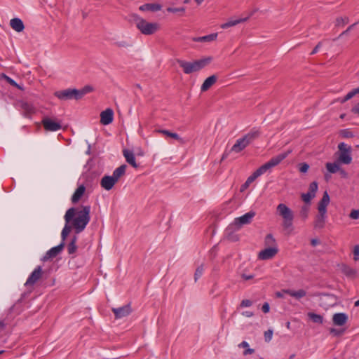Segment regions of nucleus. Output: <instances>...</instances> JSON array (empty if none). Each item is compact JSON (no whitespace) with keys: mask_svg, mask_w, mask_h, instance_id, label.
Wrapping results in <instances>:
<instances>
[{"mask_svg":"<svg viewBox=\"0 0 359 359\" xmlns=\"http://www.w3.org/2000/svg\"><path fill=\"white\" fill-rule=\"evenodd\" d=\"M90 207L89 205L82 206L81 210L71 208L66 212L65 220L66 223L72 222L75 233H79L85 229L90 221Z\"/></svg>","mask_w":359,"mask_h":359,"instance_id":"nucleus-1","label":"nucleus"},{"mask_svg":"<svg viewBox=\"0 0 359 359\" xmlns=\"http://www.w3.org/2000/svg\"><path fill=\"white\" fill-rule=\"evenodd\" d=\"M292 152V150H287L285 152L281 153L276 156L271 158L268 162L260 166L256 170L252 175H250L246 182L241 186V191L245 190L250 184L254 182L258 177L266 172L268 170L278 165L281 161L287 157Z\"/></svg>","mask_w":359,"mask_h":359,"instance_id":"nucleus-2","label":"nucleus"},{"mask_svg":"<svg viewBox=\"0 0 359 359\" xmlns=\"http://www.w3.org/2000/svg\"><path fill=\"white\" fill-rule=\"evenodd\" d=\"M94 90L92 86L86 85L81 89L68 88L62 90L55 91L54 95L62 100H68L74 99L81 100L85 95Z\"/></svg>","mask_w":359,"mask_h":359,"instance_id":"nucleus-3","label":"nucleus"},{"mask_svg":"<svg viewBox=\"0 0 359 359\" xmlns=\"http://www.w3.org/2000/svg\"><path fill=\"white\" fill-rule=\"evenodd\" d=\"M212 60V57H207L193 62H187L180 59H177L176 62L182 68L184 74H190L201 70L210 64Z\"/></svg>","mask_w":359,"mask_h":359,"instance_id":"nucleus-4","label":"nucleus"},{"mask_svg":"<svg viewBox=\"0 0 359 359\" xmlns=\"http://www.w3.org/2000/svg\"><path fill=\"white\" fill-rule=\"evenodd\" d=\"M131 18L135 22L137 28L142 34L151 35L160 29L158 23L147 22L137 14H132Z\"/></svg>","mask_w":359,"mask_h":359,"instance_id":"nucleus-5","label":"nucleus"},{"mask_svg":"<svg viewBox=\"0 0 359 359\" xmlns=\"http://www.w3.org/2000/svg\"><path fill=\"white\" fill-rule=\"evenodd\" d=\"M279 215L283 218L282 226L290 233L293 230L294 213L292 210L284 203H280L276 208Z\"/></svg>","mask_w":359,"mask_h":359,"instance_id":"nucleus-6","label":"nucleus"},{"mask_svg":"<svg viewBox=\"0 0 359 359\" xmlns=\"http://www.w3.org/2000/svg\"><path fill=\"white\" fill-rule=\"evenodd\" d=\"M338 149L339 151L338 161L346 165L350 164L352 161L351 146H348L344 142H341L338 144Z\"/></svg>","mask_w":359,"mask_h":359,"instance_id":"nucleus-7","label":"nucleus"},{"mask_svg":"<svg viewBox=\"0 0 359 359\" xmlns=\"http://www.w3.org/2000/svg\"><path fill=\"white\" fill-rule=\"evenodd\" d=\"M256 213L255 211L251 210L241 217H237L234 219L233 225L237 229H241L243 225L249 224L252 222L253 217Z\"/></svg>","mask_w":359,"mask_h":359,"instance_id":"nucleus-8","label":"nucleus"},{"mask_svg":"<svg viewBox=\"0 0 359 359\" xmlns=\"http://www.w3.org/2000/svg\"><path fill=\"white\" fill-rule=\"evenodd\" d=\"M41 123L46 131H57L62 128L60 121H57L48 116H44L41 120Z\"/></svg>","mask_w":359,"mask_h":359,"instance_id":"nucleus-9","label":"nucleus"},{"mask_svg":"<svg viewBox=\"0 0 359 359\" xmlns=\"http://www.w3.org/2000/svg\"><path fill=\"white\" fill-rule=\"evenodd\" d=\"M278 252V247L266 248L258 254V259L261 260H268L274 257Z\"/></svg>","mask_w":359,"mask_h":359,"instance_id":"nucleus-10","label":"nucleus"},{"mask_svg":"<svg viewBox=\"0 0 359 359\" xmlns=\"http://www.w3.org/2000/svg\"><path fill=\"white\" fill-rule=\"evenodd\" d=\"M111 310L115 316L116 319L128 316L132 312L130 304H128L119 308H113Z\"/></svg>","mask_w":359,"mask_h":359,"instance_id":"nucleus-11","label":"nucleus"},{"mask_svg":"<svg viewBox=\"0 0 359 359\" xmlns=\"http://www.w3.org/2000/svg\"><path fill=\"white\" fill-rule=\"evenodd\" d=\"M42 273L41 266H37L27 278L25 285L31 286L34 285L41 278Z\"/></svg>","mask_w":359,"mask_h":359,"instance_id":"nucleus-12","label":"nucleus"},{"mask_svg":"<svg viewBox=\"0 0 359 359\" xmlns=\"http://www.w3.org/2000/svg\"><path fill=\"white\" fill-rule=\"evenodd\" d=\"M327 219V212H318V214L315 217V220L313 222V227L316 229H323L325 226Z\"/></svg>","mask_w":359,"mask_h":359,"instance_id":"nucleus-13","label":"nucleus"},{"mask_svg":"<svg viewBox=\"0 0 359 359\" xmlns=\"http://www.w3.org/2000/svg\"><path fill=\"white\" fill-rule=\"evenodd\" d=\"M114 119V111L108 108L104 111H102L100 114V123L102 125H109L110 124Z\"/></svg>","mask_w":359,"mask_h":359,"instance_id":"nucleus-14","label":"nucleus"},{"mask_svg":"<svg viewBox=\"0 0 359 359\" xmlns=\"http://www.w3.org/2000/svg\"><path fill=\"white\" fill-rule=\"evenodd\" d=\"M348 315L345 313H337L332 316V323L335 326H343L348 321Z\"/></svg>","mask_w":359,"mask_h":359,"instance_id":"nucleus-15","label":"nucleus"},{"mask_svg":"<svg viewBox=\"0 0 359 359\" xmlns=\"http://www.w3.org/2000/svg\"><path fill=\"white\" fill-rule=\"evenodd\" d=\"M64 247H65V242H62L57 246L52 248L50 250H49L46 252L43 259L46 260L48 259L54 258V257H57V255L62 252Z\"/></svg>","mask_w":359,"mask_h":359,"instance_id":"nucleus-16","label":"nucleus"},{"mask_svg":"<svg viewBox=\"0 0 359 359\" xmlns=\"http://www.w3.org/2000/svg\"><path fill=\"white\" fill-rule=\"evenodd\" d=\"M116 182L114 180V178L111 176L109 175H104L100 181V185L101 187L104 189L105 190L109 191L111 190Z\"/></svg>","mask_w":359,"mask_h":359,"instance_id":"nucleus-17","label":"nucleus"},{"mask_svg":"<svg viewBox=\"0 0 359 359\" xmlns=\"http://www.w3.org/2000/svg\"><path fill=\"white\" fill-rule=\"evenodd\" d=\"M260 134H261L260 130L259 129H257V128H254L248 133L245 135L243 137V138L245 140V141L249 145L254 140L257 139L259 137Z\"/></svg>","mask_w":359,"mask_h":359,"instance_id":"nucleus-18","label":"nucleus"},{"mask_svg":"<svg viewBox=\"0 0 359 359\" xmlns=\"http://www.w3.org/2000/svg\"><path fill=\"white\" fill-rule=\"evenodd\" d=\"M329 203H330V196H329L327 191H325L323 193L322 198L318 203V211L327 212V206L329 205Z\"/></svg>","mask_w":359,"mask_h":359,"instance_id":"nucleus-19","label":"nucleus"},{"mask_svg":"<svg viewBox=\"0 0 359 359\" xmlns=\"http://www.w3.org/2000/svg\"><path fill=\"white\" fill-rule=\"evenodd\" d=\"M217 80V76L216 75H212L208 77L203 83L201 87V90L202 92L207 91L216 83Z\"/></svg>","mask_w":359,"mask_h":359,"instance_id":"nucleus-20","label":"nucleus"},{"mask_svg":"<svg viewBox=\"0 0 359 359\" xmlns=\"http://www.w3.org/2000/svg\"><path fill=\"white\" fill-rule=\"evenodd\" d=\"M162 6L157 3L145 4L140 6L139 10L141 11L156 12L161 11Z\"/></svg>","mask_w":359,"mask_h":359,"instance_id":"nucleus-21","label":"nucleus"},{"mask_svg":"<svg viewBox=\"0 0 359 359\" xmlns=\"http://www.w3.org/2000/svg\"><path fill=\"white\" fill-rule=\"evenodd\" d=\"M10 26L18 32H22L25 29L23 22L21 19L15 18L11 20Z\"/></svg>","mask_w":359,"mask_h":359,"instance_id":"nucleus-22","label":"nucleus"},{"mask_svg":"<svg viewBox=\"0 0 359 359\" xmlns=\"http://www.w3.org/2000/svg\"><path fill=\"white\" fill-rule=\"evenodd\" d=\"M123 153L127 163H128L135 168H138V165L136 163L135 157L133 151H129L128 149H124L123 151Z\"/></svg>","mask_w":359,"mask_h":359,"instance_id":"nucleus-23","label":"nucleus"},{"mask_svg":"<svg viewBox=\"0 0 359 359\" xmlns=\"http://www.w3.org/2000/svg\"><path fill=\"white\" fill-rule=\"evenodd\" d=\"M248 146V144L245 141V140L242 137V138L237 140L236 142L231 147V151H234L236 153H239L241 151H243L244 149H245Z\"/></svg>","mask_w":359,"mask_h":359,"instance_id":"nucleus-24","label":"nucleus"},{"mask_svg":"<svg viewBox=\"0 0 359 359\" xmlns=\"http://www.w3.org/2000/svg\"><path fill=\"white\" fill-rule=\"evenodd\" d=\"M284 293L290 295V297H294L297 299H300L301 298L305 297L306 295V292L304 290L300 289L297 291L292 290H283Z\"/></svg>","mask_w":359,"mask_h":359,"instance_id":"nucleus-25","label":"nucleus"},{"mask_svg":"<svg viewBox=\"0 0 359 359\" xmlns=\"http://www.w3.org/2000/svg\"><path fill=\"white\" fill-rule=\"evenodd\" d=\"M154 132L157 133H161L167 137L178 140L181 143H184V140L180 137V135L177 133H172L167 130L161 129H156Z\"/></svg>","mask_w":359,"mask_h":359,"instance_id":"nucleus-26","label":"nucleus"},{"mask_svg":"<svg viewBox=\"0 0 359 359\" xmlns=\"http://www.w3.org/2000/svg\"><path fill=\"white\" fill-rule=\"evenodd\" d=\"M86 188L83 185L79 186L72 196V202L76 203L84 194Z\"/></svg>","mask_w":359,"mask_h":359,"instance_id":"nucleus-27","label":"nucleus"},{"mask_svg":"<svg viewBox=\"0 0 359 359\" xmlns=\"http://www.w3.org/2000/svg\"><path fill=\"white\" fill-rule=\"evenodd\" d=\"M20 107L23 110L24 114L26 116H28L35 112L34 107L32 104L26 102H20Z\"/></svg>","mask_w":359,"mask_h":359,"instance_id":"nucleus-28","label":"nucleus"},{"mask_svg":"<svg viewBox=\"0 0 359 359\" xmlns=\"http://www.w3.org/2000/svg\"><path fill=\"white\" fill-rule=\"evenodd\" d=\"M127 165L123 164L117 168L113 172L112 177L117 182L118 180L125 175Z\"/></svg>","mask_w":359,"mask_h":359,"instance_id":"nucleus-29","label":"nucleus"},{"mask_svg":"<svg viewBox=\"0 0 359 359\" xmlns=\"http://www.w3.org/2000/svg\"><path fill=\"white\" fill-rule=\"evenodd\" d=\"M341 270L348 278H354L357 276V271L348 265H341Z\"/></svg>","mask_w":359,"mask_h":359,"instance_id":"nucleus-30","label":"nucleus"},{"mask_svg":"<svg viewBox=\"0 0 359 359\" xmlns=\"http://www.w3.org/2000/svg\"><path fill=\"white\" fill-rule=\"evenodd\" d=\"M217 36V34L215 33L204 36L194 37L193 38V41L196 42H210L215 41Z\"/></svg>","mask_w":359,"mask_h":359,"instance_id":"nucleus-31","label":"nucleus"},{"mask_svg":"<svg viewBox=\"0 0 359 359\" xmlns=\"http://www.w3.org/2000/svg\"><path fill=\"white\" fill-rule=\"evenodd\" d=\"M249 19V17H246L245 18H239L235 20H229L227 22H225L221 25L222 29H226L232 26H235L239 23L244 22Z\"/></svg>","mask_w":359,"mask_h":359,"instance_id":"nucleus-32","label":"nucleus"},{"mask_svg":"<svg viewBox=\"0 0 359 359\" xmlns=\"http://www.w3.org/2000/svg\"><path fill=\"white\" fill-rule=\"evenodd\" d=\"M339 163L338 161L334 163H327L325 164V167L329 172L330 173H336L339 170Z\"/></svg>","mask_w":359,"mask_h":359,"instance_id":"nucleus-33","label":"nucleus"},{"mask_svg":"<svg viewBox=\"0 0 359 359\" xmlns=\"http://www.w3.org/2000/svg\"><path fill=\"white\" fill-rule=\"evenodd\" d=\"M264 245L267 248L269 247H277V243L276 239L273 238V235L269 233L266 236L264 239Z\"/></svg>","mask_w":359,"mask_h":359,"instance_id":"nucleus-34","label":"nucleus"},{"mask_svg":"<svg viewBox=\"0 0 359 359\" xmlns=\"http://www.w3.org/2000/svg\"><path fill=\"white\" fill-rule=\"evenodd\" d=\"M76 241H77V236H74L72 238L70 243L67 245V251H68L69 254H74L76 251V249H77V246L76 245Z\"/></svg>","mask_w":359,"mask_h":359,"instance_id":"nucleus-35","label":"nucleus"},{"mask_svg":"<svg viewBox=\"0 0 359 359\" xmlns=\"http://www.w3.org/2000/svg\"><path fill=\"white\" fill-rule=\"evenodd\" d=\"M309 210L310 205L304 204L301 207L299 216L303 220H306L308 218Z\"/></svg>","mask_w":359,"mask_h":359,"instance_id":"nucleus-36","label":"nucleus"},{"mask_svg":"<svg viewBox=\"0 0 359 359\" xmlns=\"http://www.w3.org/2000/svg\"><path fill=\"white\" fill-rule=\"evenodd\" d=\"M308 317L313 323H318V324L323 323V316L321 315L310 312V313H308Z\"/></svg>","mask_w":359,"mask_h":359,"instance_id":"nucleus-37","label":"nucleus"},{"mask_svg":"<svg viewBox=\"0 0 359 359\" xmlns=\"http://www.w3.org/2000/svg\"><path fill=\"white\" fill-rule=\"evenodd\" d=\"M0 77L4 79L11 86L16 87L17 88L23 90L24 88L20 85L18 84L13 79L10 78L5 74H0Z\"/></svg>","mask_w":359,"mask_h":359,"instance_id":"nucleus-38","label":"nucleus"},{"mask_svg":"<svg viewBox=\"0 0 359 359\" xmlns=\"http://www.w3.org/2000/svg\"><path fill=\"white\" fill-rule=\"evenodd\" d=\"M69 223H66V224L65 225L62 231V233H61V237H62V242H64L65 240L66 239V238L68 236V235L69 234V233L71 232L72 229V225H69L68 224Z\"/></svg>","mask_w":359,"mask_h":359,"instance_id":"nucleus-39","label":"nucleus"},{"mask_svg":"<svg viewBox=\"0 0 359 359\" xmlns=\"http://www.w3.org/2000/svg\"><path fill=\"white\" fill-rule=\"evenodd\" d=\"M339 133L342 138H353L355 137L354 133L350 129L341 130Z\"/></svg>","mask_w":359,"mask_h":359,"instance_id":"nucleus-40","label":"nucleus"},{"mask_svg":"<svg viewBox=\"0 0 359 359\" xmlns=\"http://www.w3.org/2000/svg\"><path fill=\"white\" fill-rule=\"evenodd\" d=\"M349 21L348 17H339L335 20V26L340 27L346 25Z\"/></svg>","mask_w":359,"mask_h":359,"instance_id":"nucleus-41","label":"nucleus"},{"mask_svg":"<svg viewBox=\"0 0 359 359\" xmlns=\"http://www.w3.org/2000/svg\"><path fill=\"white\" fill-rule=\"evenodd\" d=\"M204 271V265L202 264H201L197 269H196L195 273H194V280L196 282L198 279L202 276Z\"/></svg>","mask_w":359,"mask_h":359,"instance_id":"nucleus-42","label":"nucleus"},{"mask_svg":"<svg viewBox=\"0 0 359 359\" xmlns=\"http://www.w3.org/2000/svg\"><path fill=\"white\" fill-rule=\"evenodd\" d=\"M302 199L304 201V203L307 205H310L311 201L315 197L313 194H311L310 193L307 192L306 194H302Z\"/></svg>","mask_w":359,"mask_h":359,"instance_id":"nucleus-43","label":"nucleus"},{"mask_svg":"<svg viewBox=\"0 0 359 359\" xmlns=\"http://www.w3.org/2000/svg\"><path fill=\"white\" fill-rule=\"evenodd\" d=\"M318 190V183L316 182H313L309 184V193L311 194H313L316 196V193Z\"/></svg>","mask_w":359,"mask_h":359,"instance_id":"nucleus-44","label":"nucleus"},{"mask_svg":"<svg viewBox=\"0 0 359 359\" xmlns=\"http://www.w3.org/2000/svg\"><path fill=\"white\" fill-rule=\"evenodd\" d=\"M329 331L330 333L332 334L334 336H341L344 334L345 330H338L336 328L331 327L330 328Z\"/></svg>","mask_w":359,"mask_h":359,"instance_id":"nucleus-45","label":"nucleus"},{"mask_svg":"<svg viewBox=\"0 0 359 359\" xmlns=\"http://www.w3.org/2000/svg\"><path fill=\"white\" fill-rule=\"evenodd\" d=\"M299 170L301 172L305 173L309 168V165L306 163H301L298 165Z\"/></svg>","mask_w":359,"mask_h":359,"instance_id":"nucleus-46","label":"nucleus"},{"mask_svg":"<svg viewBox=\"0 0 359 359\" xmlns=\"http://www.w3.org/2000/svg\"><path fill=\"white\" fill-rule=\"evenodd\" d=\"M167 11L170 13H184L185 11L184 7H180V8H172V7H168L167 8Z\"/></svg>","mask_w":359,"mask_h":359,"instance_id":"nucleus-47","label":"nucleus"},{"mask_svg":"<svg viewBox=\"0 0 359 359\" xmlns=\"http://www.w3.org/2000/svg\"><path fill=\"white\" fill-rule=\"evenodd\" d=\"M273 335V330H268L264 332V339L266 342H269L271 341Z\"/></svg>","mask_w":359,"mask_h":359,"instance_id":"nucleus-48","label":"nucleus"},{"mask_svg":"<svg viewBox=\"0 0 359 359\" xmlns=\"http://www.w3.org/2000/svg\"><path fill=\"white\" fill-rule=\"evenodd\" d=\"M350 218L352 219H359V210H352L349 215Z\"/></svg>","mask_w":359,"mask_h":359,"instance_id":"nucleus-49","label":"nucleus"},{"mask_svg":"<svg viewBox=\"0 0 359 359\" xmlns=\"http://www.w3.org/2000/svg\"><path fill=\"white\" fill-rule=\"evenodd\" d=\"M357 25V22L353 23V25H350L345 31H344L339 36V37H341L344 35L348 34V33L353 29V27Z\"/></svg>","mask_w":359,"mask_h":359,"instance_id":"nucleus-50","label":"nucleus"},{"mask_svg":"<svg viewBox=\"0 0 359 359\" xmlns=\"http://www.w3.org/2000/svg\"><path fill=\"white\" fill-rule=\"evenodd\" d=\"M353 256H354L353 259L355 261L358 260V259H359V245H355L354 247Z\"/></svg>","mask_w":359,"mask_h":359,"instance_id":"nucleus-51","label":"nucleus"},{"mask_svg":"<svg viewBox=\"0 0 359 359\" xmlns=\"http://www.w3.org/2000/svg\"><path fill=\"white\" fill-rule=\"evenodd\" d=\"M115 45L118 48H126L130 46V45L124 41H117L115 43Z\"/></svg>","mask_w":359,"mask_h":359,"instance_id":"nucleus-52","label":"nucleus"},{"mask_svg":"<svg viewBox=\"0 0 359 359\" xmlns=\"http://www.w3.org/2000/svg\"><path fill=\"white\" fill-rule=\"evenodd\" d=\"M252 304V302L249 299H243L241 303V307H248Z\"/></svg>","mask_w":359,"mask_h":359,"instance_id":"nucleus-53","label":"nucleus"},{"mask_svg":"<svg viewBox=\"0 0 359 359\" xmlns=\"http://www.w3.org/2000/svg\"><path fill=\"white\" fill-rule=\"evenodd\" d=\"M270 306L267 302H265L262 307V310L264 313H266L269 311Z\"/></svg>","mask_w":359,"mask_h":359,"instance_id":"nucleus-54","label":"nucleus"},{"mask_svg":"<svg viewBox=\"0 0 359 359\" xmlns=\"http://www.w3.org/2000/svg\"><path fill=\"white\" fill-rule=\"evenodd\" d=\"M322 46V42H318V44L315 46V48L313 49V50L311 51V55H314L316 54L319 48Z\"/></svg>","mask_w":359,"mask_h":359,"instance_id":"nucleus-55","label":"nucleus"},{"mask_svg":"<svg viewBox=\"0 0 359 359\" xmlns=\"http://www.w3.org/2000/svg\"><path fill=\"white\" fill-rule=\"evenodd\" d=\"M255 353V349L253 348H246L244 351H243V355H250V354H252Z\"/></svg>","mask_w":359,"mask_h":359,"instance_id":"nucleus-56","label":"nucleus"},{"mask_svg":"<svg viewBox=\"0 0 359 359\" xmlns=\"http://www.w3.org/2000/svg\"><path fill=\"white\" fill-rule=\"evenodd\" d=\"M351 111L353 114H358L359 115V102L351 109Z\"/></svg>","mask_w":359,"mask_h":359,"instance_id":"nucleus-57","label":"nucleus"},{"mask_svg":"<svg viewBox=\"0 0 359 359\" xmlns=\"http://www.w3.org/2000/svg\"><path fill=\"white\" fill-rule=\"evenodd\" d=\"M338 172H339V173H340V175H341V176L342 177L346 178V177H348V174H347V172L345 171V170H344V169L339 168V171H338Z\"/></svg>","mask_w":359,"mask_h":359,"instance_id":"nucleus-58","label":"nucleus"},{"mask_svg":"<svg viewBox=\"0 0 359 359\" xmlns=\"http://www.w3.org/2000/svg\"><path fill=\"white\" fill-rule=\"evenodd\" d=\"M249 346V344L247 341H242L241 344H238V347L239 348H248Z\"/></svg>","mask_w":359,"mask_h":359,"instance_id":"nucleus-59","label":"nucleus"},{"mask_svg":"<svg viewBox=\"0 0 359 359\" xmlns=\"http://www.w3.org/2000/svg\"><path fill=\"white\" fill-rule=\"evenodd\" d=\"M242 278L245 280H248L252 279L254 278V275H252V274H250V275L242 274Z\"/></svg>","mask_w":359,"mask_h":359,"instance_id":"nucleus-60","label":"nucleus"},{"mask_svg":"<svg viewBox=\"0 0 359 359\" xmlns=\"http://www.w3.org/2000/svg\"><path fill=\"white\" fill-rule=\"evenodd\" d=\"M319 243H320V241L318 239H317V238H313L311 241V245L312 246H316Z\"/></svg>","mask_w":359,"mask_h":359,"instance_id":"nucleus-61","label":"nucleus"},{"mask_svg":"<svg viewBox=\"0 0 359 359\" xmlns=\"http://www.w3.org/2000/svg\"><path fill=\"white\" fill-rule=\"evenodd\" d=\"M355 95L354 93L353 90H352L351 92H349L346 96V98H348L349 100L351 99L353 97H354Z\"/></svg>","mask_w":359,"mask_h":359,"instance_id":"nucleus-62","label":"nucleus"},{"mask_svg":"<svg viewBox=\"0 0 359 359\" xmlns=\"http://www.w3.org/2000/svg\"><path fill=\"white\" fill-rule=\"evenodd\" d=\"M229 239H230L232 241H236L238 240V236L237 235L229 236Z\"/></svg>","mask_w":359,"mask_h":359,"instance_id":"nucleus-63","label":"nucleus"},{"mask_svg":"<svg viewBox=\"0 0 359 359\" xmlns=\"http://www.w3.org/2000/svg\"><path fill=\"white\" fill-rule=\"evenodd\" d=\"M243 315H245L247 317H251L253 316V313L251 311H245L243 313Z\"/></svg>","mask_w":359,"mask_h":359,"instance_id":"nucleus-64","label":"nucleus"}]
</instances>
